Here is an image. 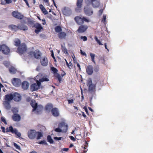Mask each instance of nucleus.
Instances as JSON below:
<instances>
[{
  "label": "nucleus",
  "instance_id": "1",
  "mask_svg": "<svg viewBox=\"0 0 153 153\" xmlns=\"http://www.w3.org/2000/svg\"><path fill=\"white\" fill-rule=\"evenodd\" d=\"M27 136L30 139H34L36 138L37 140H39L43 137L42 134L39 131L36 132L35 130L30 129L27 132Z\"/></svg>",
  "mask_w": 153,
  "mask_h": 153
},
{
  "label": "nucleus",
  "instance_id": "2",
  "mask_svg": "<svg viewBox=\"0 0 153 153\" xmlns=\"http://www.w3.org/2000/svg\"><path fill=\"white\" fill-rule=\"evenodd\" d=\"M5 131L6 133L8 132H11L12 133L14 134L18 137H21V133L18 132V130L16 128H13L12 126H10L9 127H7L5 129Z\"/></svg>",
  "mask_w": 153,
  "mask_h": 153
},
{
  "label": "nucleus",
  "instance_id": "3",
  "mask_svg": "<svg viewBox=\"0 0 153 153\" xmlns=\"http://www.w3.org/2000/svg\"><path fill=\"white\" fill-rule=\"evenodd\" d=\"M74 20L77 24L79 25H81L83 24L84 22H90V20L89 19H86V17H83L82 18L79 16L75 17L74 18Z\"/></svg>",
  "mask_w": 153,
  "mask_h": 153
},
{
  "label": "nucleus",
  "instance_id": "4",
  "mask_svg": "<svg viewBox=\"0 0 153 153\" xmlns=\"http://www.w3.org/2000/svg\"><path fill=\"white\" fill-rule=\"evenodd\" d=\"M30 104L31 106L33 108V111L37 110V112H39L42 111V106H39L37 107V103L34 100H31Z\"/></svg>",
  "mask_w": 153,
  "mask_h": 153
},
{
  "label": "nucleus",
  "instance_id": "5",
  "mask_svg": "<svg viewBox=\"0 0 153 153\" xmlns=\"http://www.w3.org/2000/svg\"><path fill=\"white\" fill-rule=\"evenodd\" d=\"M58 127L62 130V133H66L68 130V126L65 121H62L58 124Z\"/></svg>",
  "mask_w": 153,
  "mask_h": 153
},
{
  "label": "nucleus",
  "instance_id": "6",
  "mask_svg": "<svg viewBox=\"0 0 153 153\" xmlns=\"http://www.w3.org/2000/svg\"><path fill=\"white\" fill-rule=\"evenodd\" d=\"M27 50V46L25 43H22L17 48V52L18 53L22 54L25 53Z\"/></svg>",
  "mask_w": 153,
  "mask_h": 153
},
{
  "label": "nucleus",
  "instance_id": "7",
  "mask_svg": "<svg viewBox=\"0 0 153 153\" xmlns=\"http://www.w3.org/2000/svg\"><path fill=\"white\" fill-rule=\"evenodd\" d=\"M85 14L87 16H91L93 13V11L92 8L88 6H86L84 8Z\"/></svg>",
  "mask_w": 153,
  "mask_h": 153
},
{
  "label": "nucleus",
  "instance_id": "8",
  "mask_svg": "<svg viewBox=\"0 0 153 153\" xmlns=\"http://www.w3.org/2000/svg\"><path fill=\"white\" fill-rule=\"evenodd\" d=\"M11 82L13 86L16 87H19L21 84V80L16 78H13L11 80Z\"/></svg>",
  "mask_w": 153,
  "mask_h": 153
},
{
  "label": "nucleus",
  "instance_id": "9",
  "mask_svg": "<svg viewBox=\"0 0 153 153\" xmlns=\"http://www.w3.org/2000/svg\"><path fill=\"white\" fill-rule=\"evenodd\" d=\"M88 27L85 25H80L76 31L79 33H82L85 32L88 29Z\"/></svg>",
  "mask_w": 153,
  "mask_h": 153
},
{
  "label": "nucleus",
  "instance_id": "10",
  "mask_svg": "<svg viewBox=\"0 0 153 153\" xmlns=\"http://www.w3.org/2000/svg\"><path fill=\"white\" fill-rule=\"evenodd\" d=\"M2 47L1 51L3 54L5 55H8L10 53V50L6 45H2Z\"/></svg>",
  "mask_w": 153,
  "mask_h": 153
},
{
  "label": "nucleus",
  "instance_id": "11",
  "mask_svg": "<svg viewBox=\"0 0 153 153\" xmlns=\"http://www.w3.org/2000/svg\"><path fill=\"white\" fill-rule=\"evenodd\" d=\"M12 14L13 17L19 19H22L24 17L23 15L18 11H13L12 12Z\"/></svg>",
  "mask_w": 153,
  "mask_h": 153
},
{
  "label": "nucleus",
  "instance_id": "12",
  "mask_svg": "<svg viewBox=\"0 0 153 153\" xmlns=\"http://www.w3.org/2000/svg\"><path fill=\"white\" fill-rule=\"evenodd\" d=\"M62 12L64 15L66 16H69L71 13V9L66 7H64L62 10Z\"/></svg>",
  "mask_w": 153,
  "mask_h": 153
},
{
  "label": "nucleus",
  "instance_id": "13",
  "mask_svg": "<svg viewBox=\"0 0 153 153\" xmlns=\"http://www.w3.org/2000/svg\"><path fill=\"white\" fill-rule=\"evenodd\" d=\"M51 112L53 116L55 117H59L60 115L59 110L56 108H52L51 110Z\"/></svg>",
  "mask_w": 153,
  "mask_h": 153
},
{
  "label": "nucleus",
  "instance_id": "14",
  "mask_svg": "<svg viewBox=\"0 0 153 153\" xmlns=\"http://www.w3.org/2000/svg\"><path fill=\"white\" fill-rule=\"evenodd\" d=\"M83 0H77L76 5L77 7L75 8L76 11L77 12H80L79 10H81V8L82 5Z\"/></svg>",
  "mask_w": 153,
  "mask_h": 153
},
{
  "label": "nucleus",
  "instance_id": "15",
  "mask_svg": "<svg viewBox=\"0 0 153 153\" xmlns=\"http://www.w3.org/2000/svg\"><path fill=\"white\" fill-rule=\"evenodd\" d=\"M34 26L36 28L34 32L37 34L42 29H43V28L41 26V25L37 23H36Z\"/></svg>",
  "mask_w": 153,
  "mask_h": 153
},
{
  "label": "nucleus",
  "instance_id": "16",
  "mask_svg": "<svg viewBox=\"0 0 153 153\" xmlns=\"http://www.w3.org/2000/svg\"><path fill=\"white\" fill-rule=\"evenodd\" d=\"M12 120L15 122H19L21 119V117L19 114L15 113L12 116Z\"/></svg>",
  "mask_w": 153,
  "mask_h": 153
},
{
  "label": "nucleus",
  "instance_id": "17",
  "mask_svg": "<svg viewBox=\"0 0 153 153\" xmlns=\"http://www.w3.org/2000/svg\"><path fill=\"white\" fill-rule=\"evenodd\" d=\"M86 71L89 75H91L93 72V68L91 65H89L86 68Z\"/></svg>",
  "mask_w": 153,
  "mask_h": 153
},
{
  "label": "nucleus",
  "instance_id": "18",
  "mask_svg": "<svg viewBox=\"0 0 153 153\" xmlns=\"http://www.w3.org/2000/svg\"><path fill=\"white\" fill-rule=\"evenodd\" d=\"M87 85L88 86L89 89L90 91H93L95 90V86L92 84V82L91 80H89Z\"/></svg>",
  "mask_w": 153,
  "mask_h": 153
},
{
  "label": "nucleus",
  "instance_id": "19",
  "mask_svg": "<svg viewBox=\"0 0 153 153\" xmlns=\"http://www.w3.org/2000/svg\"><path fill=\"white\" fill-rule=\"evenodd\" d=\"M90 4L94 8L98 7L100 5V0H93Z\"/></svg>",
  "mask_w": 153,
  "mask_h": 153
},
{
  "label": "nucleus",
  "instance_id": "20",
  "mask_svg": "<svg viewBox=\"0 0 153 153\" xmlns=\"http://www.w3.org/2000/svg\"><path fill=\"white\" fill-rule=\"evenodd\" d=\"M13 98V95L12 94L10 93L9 94H6L5 96L4 99L5 100V101H9V102H10Z\"/></svg>",
  "mask_w": 153,
  "mask_h": 153
},
{
  "label": "nucleus",
  "instance_id": "21",
  "mask_svg": "<svg viewBox=\"0 0 153 153\" xmlns=\"http://www.w3.org/2000/svg\"><path fill=\"white\" fill-rule=\"evenodd\" d=\"M40 62L43 66H46L48 65V61L47 58L45 57L40 60Z\"/></svg>",
  "mask_w": 153,
  "mask_h": 153
},
{
  "label": "nucleus",
  "instance_id": "22",
  "mask_svg": "<svg viewBox=\"0 0 153 153\" xmlns=\"http://www.w3.org/2000/svg\"><path fill=\"white\" fill-rule=\"evenodd\" d=\"M67 34L64 32L62 31L59 33L58 34V38L60 39H65L66 37Z\"/></svg>",
  "mask_w": 153,
  "mask_h": 153
},
{
  "label": "nucleus",
  "instance_id": "23",
  "mask_svg": "<svg viewBox=\"0 0 153 153\" xmlns=\"http://www.w3.org/2000/svg\"><path fill=\"white\" fill-rule=\"evenodd\" d=\"M13 99L16 101H19L21 99L20 95L17 93L15 92L13 94Z\"/></svg>",
  "mask_w": 153,
  "mask_h": 153
},
{
  "label": "nucleus",
  "instance_id": "24",
  "mask_svg": "<svg viewBox=\"0 0 153 153\" xmlns=\"http://www.w3.org/2000/svg\"><path fill=\"white\" fill-rule=\"evenodd\" d=\"M18 30L20 29L22 30H28L27 27L22 24H19L18 25Z\"/></svg>",
  "mask_w": 153,
  "mask_h": 153
},
{
  "label": "nucleus",
  "instance_id": "25",
  "mask_svg": "<svg viewBox=\"0 0 153 153\" xmlns=\"http://www.w3.org/2000/svg\"><path fill=\"white\" fill-rule=\"evenodd\" d=\"M41 53L39 50H36L35 51L34 57L35 58L37 59H40L41 56Z\"/></svg>",
  "mask_w": 153,
  "mask_h": 153
},
{
  "label": "nucleus",
  "instance_id": "26",
  "mask_svg": "<svg viewBox=\"0 0 153 153\" xmlns=\"http://www.w3.org/2000/svg\"><path fill=\"white\" fill-rule=\"evenodd\" d=\"M21 84H22V88L24 90L27 89L29 87V84L27 81H24Z\"/></svg>",
  "mask_w": 153,
  "mask_h": 153
},
{
  "label": "nucleus",
  "instance_id": "27",
  "mask_svg": "<svg viewBox=\"0 0 153 153\" xmlns=\"http://www.w3.org/2000/svg\"><path fill=\"white\" fill-rule=\"evenodd\" d=\"M53 108V105L51 103H48L45 106V110L47 111H51V110Z\"/></svg>",
  "mask_w": 153,
  "mask_h": 153
},
{
  "label": "nucleus",
  "instance_id": "28",
  "mask_svg": "<svg viewBox=\"0 0 153 153\" xmlns=\"http://www.w3.org/2000/svg\"><path fill=\"white\" fill-rule=\"evenodd\" d=\"M8 27L9 29L15 32L16 31L18 30V25L16 26L14 25H11L9 26Z\"/></svg>",
  "mask_w": 153,
  "mask_h": 153
},
{
  "label": "nucleus",
  "instance_id": "29",
  "mask_svg": "<svg viewBox=\"0 0 153 153\" xmlns=\"http://www.w3.org/2000/svg\"><path fill=\"white\" fill-rule=\"evenodd\" d=\"M39 7L44 14L47 15L48 13V11L42 4H40L39 5Z\"/></svg>",
  "mask_w": 153,
  "mask_h": 153
},
{
  "label": "nucleus",
  "instance_id": "30",
  "mask_svg": "<svg viewBox=\"0 0 153 153\" xmlns=\"http://www.w3.org/2000/svg\"><path fill=\"white\" fill-rule=\"evenodd\" d=\"M4 104L5 108L7 110H10L11 108V106L9 101H4Z\"/></svg>",
  "mask_w": 153,
  "mask_h": 153
},
{
  "label": "nucleus",
  "instance_id": "31",
  "mask_svg": "<svg viewBox=\"0 0 153 153\" xmlns=\"http://www.w3.org/2000/svg\"><path fill=\"white\" fill-rule=\"evenodd\" d=\"M39 88V87L38 86V85L36 83L33 84L31 85V89L33 91L37 90Z\"/></svg>",
  "mask_w": 153,
  "mask_h": 153
},
{
  "label": "nucleus",
  "instance_id": "32",
  "mask_svg": "<svg viewBox=\"0 0 153 153\" xmlns=\"http://www.w3.org/2000/svg\"><path fill=\"white\" fill-rule=\"evenodd\" d=\"M40 80L42 82H45V81H49V79H48V76L45 75L43 76V77L40 79Z\"/></svg>",
  "mask_w": 153,
  "mask_h": 153
},
{
  "label": "nucleus",
  "instance_id": "33",
  "mask_svg": "<svg viewBox=\"0 0 153 153\" xmlns=\"http://www.w3.org/2000/svg\"><path fill=\"white\" fill-rule=\"evenodd\" d=\"M54 76L59 81V82L60 83L62 81V77L60 75L58 74H54Z\"/></svg>",
  "mask_w": 153,
  "mask_h": 153
},
{
  "label": "nucleus",
  "instance_id": "34",
  "mask_svg": "<svg viewBox=\"0 0 153 153\" xmlns=\"http://www.w3.org/2000/svg\"><path fill=\"white\" fill-rule=\"evenodd\" d=\"M10 72L13 74H15L17 72V70L13 67H11L9 69Z\"/></svg>",
  "mask_w": 153,
  "mask_h": 153
},
{
  "label": "nucleus",
  "instance_id": "35",
  "mask_svg": "<svg viewBox=\"0 0 153 153\" xmlns=\"http://www.w3.org/2000/svg\"><path fill=\"white\" fill-rule=\"evenodd\" d=\"M54 29L55 32L58 33L61 32L62 30L61 27L59 26H57L56 27H55Z\"/></svg>",
  "mask_w": 153,
  "mask_h": 153
},
{
  "label": "nucleus",
  "instance_id": "36",
  "mask_svg": "<svg viewBox=\"0 0 153 153\" xmlns=\"http://www.w3.org/2000/svg\"><path fill=\"white\" fill-rule=\"evenodd\" d=\"M61 46L62 51L65 54H68V50L65 47L63 46L62 45Z\"/></svg>",
  "mask_w": 153,
  "mask_h": 153
},
{
  "label": "nucleus",
  "instance_id": "37",
  "mask_svg": "<svg viewBox=\"0 0 153 153\" xmlns=\"http://www.w3.org/2000/svg\"><path fill=\"white\" fill-rule=\"evenodd\" d=\"M14 45L17 47L19 46L21 44L20 40L19 39H17L14 41Z\"/></svg>",
  "mask_w": 153,
  "mask_h": 153
},
{
  "label": "nucleus",
  "instance_id": "38",
  "mask_svg": "<svg viewBox=\"0 0 153 153\" xmlns=\"http://www.w3.org/2000/svg\"><path fill=\"white\" fill-rule=\"evenodd\" d=\"M90 55L91 57V61L95 64H96V62L94 60V58L95 56V54L93 53H90Z\"/></svg>",
  "mask_w": 153,
  "mask_h": 153
},
{
  "label": "nucleus",
  "instance_id": "39",
  "mask_svg": "<svg viewBox=\"0 0 153 153\" xmlns=\"http://www.w3.org/2000/svg\"><path fill=\"white\" fill-rule=\"evenodd\" d=\"M47 140L48 142L52 144L53 143V141L52 139L51 136L50 135H48L47 136Z\"/></svg>",
  "mask_w": 153,
  "mask_h": 153
},
{
  "label": "nucleus",
  "instance_id": "40",
  "mask_svg": "<svg viewBox=\"0 0 153 153\" xmlns=\"http://www.w3.org/2000/svg\"><path fill=\"white\" fill-rule=\"evenodd\" d=\"M51 70L53 72V73L54 74H57V72H58V71L57 69L54 67H52L51 68Z\"/></svg>",
  "mask_w": 153,
  "mask_h": 153
},
{
  "label": "nucleus",
  "instance_id": "41",
  "mask_svg": "<svg viewBox=\"0 0 153 153\" xmlns=\"http://www.w3.org/2000/svg\"><path fill=\"white\" fill-rule=\"evenodd\" d=\"M94 38L96 40L97 43L100 45H102L103 44L99 40L97 36H95Z\"/></svg>",
  "mask_w": 153,
  "mask_h": 153
},
{
  "label": "nucleus",
  "instance_id": "42",
  "mask_svg": "<svg viewBox=\"0 0 153 153\" xmlns=\"http://www.w3.org/2000/svg\"><path fill=\"white\" fill-rule=\"evenodd\" d=\"M55 131L57 132H62V130L58 127V128H56L55 129Z\"/></svg>",
  "mask_w": 153,
  "mask_h": 153
},
{
  "label": "nucleus",
  "instance_id": "43",
  "mask_svg": "<svg viewBox=\"0 0 153 153\" xmlns=\"http://www.w3.org/2000/svg\"><path fill=\"white\" fill-rule=\"evenodd\" d=\"M88 143L87 141H85V143L84 144V145L82 146V147H83L85 149L88 147Z\"/></svg>",
  "mask_w": 153,
  "mask_h": 153
},
{
  "label": "nucleus",
  "instance_id": "44",
  "mask_svg": "<svg viewBox=\"0 0 153 153\" xmlns=\"http://www.w3.org/2000/svg\"><path fill=\"white\" fill-rule=\"evenodd\" d=\"M39 144H44L45 145H48V144L45 140H43L40 141H39L38 143Z\"/></svg>",
  "mask_w": 153,
  "mask_h": 153
},
{
  "label": "nucleus",
  "instance_id": "45",
  "mask_svg": "<svg viewBox=\"0 0 153 153\" xmlns=\"http://www.w3.org/2000/svg\"><path fill=\"white\" fill-rule=\"evenodd\" d=\"M13 145L16 148V149L19 150H20L21 148L16 143H14Z\"/></svg>",
  "mask_w": 153,
  "mask_h": 153
},
{
  "label": "nucleus",
  "instance_id": "46",
  "mask_svg": "<svg viewBox=\"0 0 153 153\" xmlns=\"http://www.w3.org/2000/svg\"><path fill=\"white\" fill-rule=\"evenodd\" d=\"M68 68L70 69H72L73 67V65L71 62H70L69 63V65L68 66Z\"/></svg>",
  "mask_w": 153,
  "mask_h": 153
},
{
  "label": "nucleus",
  "instance_id": "47",
  "mask_svg": "<svg viewBox=\"0 0 153 153\" xmlns=\"http://www.w3.org/2000/svg\"><path fill=\"white\" fill-rule=\"evenodd\" d=\"M1 120L2 122H4L5 124H7V122L5 119V118L3 117H1Z\"/></svg>",
  "mask_w": 153,
  "mask_h": 153
},
{
  "label": "nucleus",
  "instance_id": "48",
  "mask_svg": "<svg viewBox=\"0 0 153 153\" xmlns=\"http://www.w3.org/2000/svg\"><path fill=\"white\" fill-rule=\"evenodd\" d=\"M81 39H82L84 41H87V38L86 36H81Z\"/></svg>",
  "mask_w": 153,
  "mask_h": 153
},
{
  "label": "nucleus",
  "instance_id": "49",
  "mask_svg": "<svg viewBox=\"0 0 153 153\" xmlns=\"http://www.w3.org/2000/svg\"><path fill=\"white\" fill-rule=\"evenodd\" d=\"M41 82H42L40 80V79H39V80L36 81V84L37 85H38V86L39 87L40 86Z\"/></svg>",
  "mask_w": 153,
  "mask_h": 153
},
{
  "label": "nucleus",
  "instance_id": "50",
  "mask_svg": "<svg viewBox=\"0 0 153 153\" xmlns=\"http://www.w3.org/2000/svg\"><path fill=\"white\" fill-rule=\"evenodd\" d=\"M12 111L13 113L15 114L14 113L17 112L18 111L16 108H14L12 109Z\"/></svg>",
  "mask_w": 153,
  "mask_h": 153
},
{
  "label": "nucleus",
  "instance_id": "51",
  "mask_svg": "<svg viewBox=\"0 0 153 153\" xmlns=\"http://www.w3.org/2000/svg\"><path fill=\"white\" fill-rule=\"evenodd\" d=\"M62 138V137H54V139H55V140H61Z\"/></svg>",
  "mask_w": 153,
  "mask_h": 153
},
{
  "label": "nucleus",
  "instance_id": "52",
  "mask_svg": "<svg viewBox=\"0 0 153 153\" xmlns=\"http://www.w3.org/2000/svg\"><path fill=\"white\" fill-rule=\"evenodd\" d=\"M68 104L73 103L74 102V100L73 99L68 100Z\"/></svg>",
  "mask_w": 153,
  "mask_h": 153
},
{
  "label": "nucleus",
  "instance_id": "53",
  "mask_svg": "<svg viewBox=\"0 0 153 153\" xmlns=\"http://www.w3.org/2000/svg\"><path fill=\"white\" fill-rule=\"evenodd\" d=\"M35 53V51L34 52L31 51H30L29 52L28 54L30 55H33L34 56V54Z\"/></svg>",
  "mask_w": 153,
  "mask_h": 153
},
{
  "label": "nucleus",
  "instance_id": "54",
  "mask_svg": "<svg viewBox=\"0 0 153 153\" xmlns=\"http://www.w3.org/2000/svg\"><path fill=\"white\" fill-rule=\"evenodd\" d=\"M106 16L104 15L103 17V18L102 19V22H106Z\"/></svg>",
  "mask_w": 153,
  "mask_h": 153
},
{
  "label": "nucleus",
  "instance_id": "55",
  "mask_svg": "<svg viewBox=\"0 0 153 153\" xmlns=\"http://www.w3.org/2000/svg\"><path fill=\"white\" fill-rule=\"evenodd\" d=\"M81 53V54L83 56H86L87 55L86 53L84 52H83L82 50H80Z\"/></svg>",
  "mask_w": 153,
  "mask_h": 153
},
{
  "label": "nucleus",
  "instance_id": "56",
  "mask_svg": "<svg viewBox=\"0 0 153 153\" xmlns=\"http://www.w3.org/2000/svg\"><path fill=\"white\" fill-rule=\"evenodd\" d=\"M103 81L102 80L101 81H97L96 83L97 84H98L99 85H101L103 83Z\"/></svg>",
  "mask_w": 153,
  "mask_h": 153
},
{
  "label": "nucleus",
  "instance_id": "57",
  "mask_svg": "<svg viewBox=\"0 0 153 153\" xmlns=\"http://www.w3.org/2000/svg\"><path fill=\"white\" fill-rule=\"evenodd\" d=\"M1 128L2 130V131L3 132V133H5L6 131H5V128H4V127H3V126H1Z\"/></svg>",
  "mask_w": 153,
  "mask_h": 153
},
{
  "label": "nucleus",
  "instance_id": "58",
  "mask_svg": "<svg viewBox=\"0 0 153 153\" xmlns=\"http://www.w3.org/2000/svg\"><path fill=\"white\" fill-rule=\"evenodd\" d=\"M84 109L85 110V112H86V114H88V110L87 108L85 106L84 107Z\"/></svg>",
  "mask_w": 153,
  "mask_h": 153
},
{
  "label": "nucleus",
  "instance_id": "59",
  "mask_svg": "<svg viewBox=\"0 0 153 153\" xmlns=\"http://www.w3.org/2000/svg\"><path fill=\"white\" fill-rule=\"evenodd\" d=\"M1 3L2 4H6V0H1Z\"/></svg>",
  "mask_w": 153,
  "mask_h": 153
},
{
  "label": "nucleus",
  "instance_id": "60",
  "mask_svg": "<svg viewBox=\"0 0 153 153\" xmlns=\"http://www.w3.org/2000/svg\"><path fill=\"white\" fill-rule=\"evenodd\" d=\"M70 138L71 140H73V141H75L76 140V139L75 138L72 136H70Z\"/></svg>",
  "mask_w": 153,
  "mask_h": 153
},
{
  "label": "nucleus",
  "instance_id": "61",
  "mask_svg": "<svg viewBox=\"0 0 153 153\" xmlns=\"http://www.w3.org/2000/svg\"><path fill=\"white\" fill-rule=\"evenodd\" d=\"M6 4H10L12 3V1L11 0H6Z\"/></svg>",
  "mask_w": 153,
  "mask_h": 153
},
{
  "label": "nucleus",
  "instance_id": "62",
  "mask_svg": "<svg viewBox=\"0 0 153 153\" xmlns=\"http://www.w3.org/2000/svg\"><path fill=\"white\" fill-rule=\"evenodd\" d=\"M103 12V9H101L99 11V13L100 15H101L102 13Z\"/></svg>",
  "mask_w": 153,
  "mask_h": 153
},
{
  "label": "nucleus",
  "instance_id": "63",
  "mask_svg": "<svg viewBox=\"0 0 153 153\" xmlns=\"http://www.w3.org/2000/svg\"><path fill=\"white\" fill-rule=\"evenodd\" d=\"M31 100V98L30 97H28L26 99V101L27 102H29Z\"/></svg>",
  "mask_w": 153,
  "mask_h": 153
},
{
  "label": "nucleus",
  "instance_id": "64",
  "mask_svg": "<svg viewBox=\"0 0 153 153\" xmlns=\"http://www.w3.org/2000/svg\"><path fill=\"white\" fill-rule=\"evenodd\" d=\"M76 64L77 65L78 67L79 68V70H81V68H80V66L78 62H76Z\"/></svg>",
  "mask_w": 153,
  "mask_h": 153
}]
</instances>
